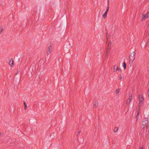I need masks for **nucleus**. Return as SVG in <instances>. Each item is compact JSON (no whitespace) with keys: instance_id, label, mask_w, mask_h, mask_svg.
I'll use <instances>...</instances> for the list:
<instances>
[{"instance_id":"nucleus-1","label":"nucleus","mask_w":149,"mask_h":149,"mask_svg":"<svg viewBox=\"0 0 149 149\" xmlns=\"http://www.w3.org/2000/svg\"><path fill=\"white\" fill-rule=\"evenodd\" d=\"M107 47L106 49V55H108V54L110 51L111 49L112 48L113 45L111 40L108 41V42L107 43Z\"/></svg>"},{"instance_id":"nucleus-2","label":"nucleus","mask_w":149,"mask_h":149,"mask_svg":"<svg viewBox=\"0 0 149 149\" xmlns=\"http://www.w3.org/2000/svg\"><path fill=\"white\" fill-rule=\"evenodd\" d=\"M139 103L138 105L139 107L140 108L143 103L144 100V97L143 95L141 96V95H139Z\"/></svg>"},{"instance_id":"nucleus-3","label":"nucleus","mask_w":149,"mask_h":149,"mask_svg":"<svg viewBox=\"0 0 149 149\" xmlns=\"http://www.w3.org/2000/svg\"><path fill=\"white\" fill-rule=\"evenodd\" d=\"M148 125V118H144L143 119L142 125L147 127Z\"/></svg>"},{"instance_id":"nucleus-4","label":"nucleus","mask_w":149,"mask_h":149,"mask_svg":"<svg viewBox=\"0 0 149 149\" xmlns=\"http://www.w3.org/2000/svg\"><path fill=\"white\" fill-rule=\"evenodd\" d=\"M52 47L51 45H50L47 48V55H49V53L51 52L52 49Z\"/></svg>"},{"instance_id":"nucleus-5","label":"nucleus","mask_w":149,"mask_h":149,"mask_svg":"<svg viewBox=\"0 0 149 149\" xmlns=\"http://www.w3.org/2000/svg\"><path fill=\"white\" fill-rule=\"evenodd\" d=\"M132 99V95L131 94H130L129 95V98L127 99V104H129L130 102Z\"/></svg>"},{"instance_id":"nucleus-6","label":"nucleus","mask_w":149,"mask_h":149,"mask_svg":"<svg viewBox=\"0 0 149 149\" xmlns=\"http://www.w3.org/2000/svg\"><path fill=\"white\" fill-rule=\"evenodd\" d=\"M9 65L11 66H14V62L12 59L10 58H9V61H8Z\"/></svg>"},{"instance_id":"nucleus-7","label":"nucleus","mask_w":149,"mask_h":149,"mask_svg":"<svg viewBox=\"0 0 149 149\" xmlns=\"http://www.w3.org/2000/svg\"><path fill=\"white\" fill-rule=\"evenodd\" d=\"M148 16V12H147L145 14H143L142 15V19H145L147 18Z\"/></svg>"},{"instance_id":"nucleus-8","label":"nucleus","mask_w":149,"mask_h":149,"mask_svg":"<svg viewBox=\"0 0 149 149\" xmlns=\"http://www.w3.org/2000/svg\"><path fill=\"white\" fill-rule=\"evenodd\" d=\"M135 56H130L129 58L130 59V63H132L133 61L135 59Z\"/></svg>"},{"instance_id":"nucleus-9","label":"nucleus","mask_w":149,"mask_h":149,"mask_svg":"<svg viewBox=\"0 0 149 149\" xmlns=\"http://www.w3.org/2000/svg\"><path fill=\"white\" fill-rule=\"evenodd\" d=\"M119 69L118 66L117 65H114L113 67V72H115L117 70H119Z\"/></svg>"},{"instance_id":"nucleus-10","label":"nucleus","mask_w":149,"mask_h":149,"mask_svg":"<svg viewBox=\"0 0 149 149\" xmlns=\"http://www.w3.org/2000/svg\"><path fill=\"white\" fill-rule=\"evenodd\" d=\"M140 108H139V109L138 110V113L136 116V120H137L139 117V112H140Z\"/></svg>"},{"instance_id":"nucleus-11","label":"nucleus","mask_w":149,"mask_h":149,"mask_svg":"<svg viewBox=\"0 0 149 149\" xmlns=\"http://www.w3.org/2000/svg\"><path fill=\"white\" fill-rule=\"evenodd\" d=\"M98 102L97 101L95 102L93 104V107L96 108L98 106Z\"/></svg>"},{"instance_id":"nucleus-12","label":"nucleus","mask_w":149,"mask_h":149,"mask_svg":"<svg viewBox=\"0 0 149 149\" xmlns=\"http://www.w3.org/2000/svg\"><path fill=\"white\" fill-rule=\"evenodd\" d=\"M24 109L25 110H26V109L27 107V106L26 103L25 101L24 102Z\"/></svg>"},{"instance_id":"nucleus-13","label":"nucleus","mask_w":149,"mask_h":149,"mask_svg":"<svg viewBox=\"0 0 149 149\" xmlns=\"http://www.w3.org/2000/svg\"><path fill=\"white\" fill-rule=\"evenodd\" d=\"M118 127H115L114 130V132H118Z\"/></svg>"},{"instance_id":"nucleus-14","label":"nucleus","mask_w":149,"mask_h":149,"mask_svg":"<svg viewBox=\"0 0 149 149\" xmlns=\"http://www.w3.org/2000/svg\"><path fill=\"white\" fill-rule=\"evenodd\" d=\"M122 65L123 67L125 69L126 68V64L125 63V62H124L123 63Z\"/></svg>"},{"instance_id":"nucleus-15","label":"nucleus","mask_w":149,"mask_h":149,"mask_svg":"<svg viewBox=\"0 0 149 149\" xmlns=\"http://www.w3.org/2000/svg\"><path fill=\"white\" fill-rule=\"evenodd\" d=\"M120 92V89H117V90H116V94H117L118 95H119V93Z\"/></svg>"},{"instance_id":"nucleus-16","label":"nucleus","mask_w":149,"mask_h":149,"mask_svg":"<svg viewBox=\"0 0 149 149\" xmlns=\"http://www.w3.org/2000/svg\"><path fill=\"white\" fill-rule=\"evenodd\" d=\"M3 30V28L2 27H0V35L2 33Z\"/></svg>"},{"instance_id":"nucleus-17","label":"nucleus","mask_w":149,"mask_h":149,"mask_svg":"<svg viewBox=\"0 0 149 149\" xmlns=\"http://www.w3.org/2000/svg\"><path fill=\"white\" fill-rule=\"evenodd\" d=\"M135 55V53L134 52H133L132 53L130 56H134Z\"/></svg>"},{"instance_id":"nucleus-18","label":"nucleus","mask_w":149,"mask_h":149,"mask_svg":"<svg viewBox=\"0 0 149 149\" xmlns=\"http://www.w3.org/2000/svg\"><path fill=\"white\" fill-rule=\"evenodd\" d=\"M107 14L104 13L103 15V17L104 18H105L107 16Z\"/></svg>"},{"instance_id":"nucleus-19","label":"nucleus","mask_w":149,"mask_h":149,"mask_svg":"<svg viewBox=\"0 0 149 149\" xmlns=\"http://www.w3.org/2000/svg\"><path fill=\"white\" fill-rule=\"evenodd\" d=\"M109 4H108V6H107V9L106 10V11H108V10H109Z\"/></svg>"},{"instance_id":"nucleus-20","label":"nucleus","mask_w":149,"mask_h":149,"mask_svg":"<svg viewBox=\"0 0 149 149\" xmlns=\"http://www.w3.org/2000/svg\"><path fill=\"white\" fill-rule=\"evenodd\" d=\"M3 136V134L0 132V136Z\"/></svg>"},{"instance_id":"nucleus-21","label":"nucleus","mask_w":149,"mask_h":149,"mask_svg":"<svg viewBox=\"0 0 149 149\" xmlns=\"http://www.w3.org/2000/svg\"><path fill=\"white\" fill-rule=\"evenodd\" d=\"M81 132V131H78L77 132V134H78L79 135Z\"/></svg>"},{"instance_id":"nucleus-22","label":"nucleus","mask_w":149,"mask_h":149,"mask_svg":"<svg viewBox=\"0 0 149 149\" xmlns=\"http://www.w3.org/2000/svg\"><path fill=\"white\" fill-rule=\"evenodd\" d=\"M122 76L120 75V77H119V79H122Z\"/></svg>"},{"instance_id":"nucleus-23","label":"nucleus","mask_w":149,"mask_h":149,"mask_svg":"<svg viewBox=\"0 0 149 149\" xmlns=\"http://www.w3.org/2000/svg\"><path fill=\"white\" fill-rule=\"evenodd\" d=\"M148 94V95L149 96V89L148 90V91L147 92Z\"/></svg>"},{"instance_id":"nucleus-24","label":"nucleus","mask_w":149,"mask_h":149,"mask_svg":"<svg viewBox=\"0 0 149 149\" xmlns=\"http://www.w3.org/2000/svg\"><path fill=\"white\" fill-rule=\"evenodd\" d=\"M108 11H106L104 13H106V14H107V13Z\"/></svg>"},{"instance_id":"nucleus-25","label":"nucleus","mask_w":149,"mask_h":149,"mask_svg":"<svg viewBox=\"0 0 149 149\" xmlns=\"http://www.w3.org/2000/svg\"><path fill=\"white\" fill-rule=\"evenodd\" d=\"M108 4H109V0H108Z\"/></svg>"},{"instance_id":"nucleus-26","label":"nucleus","mask_w":149,"mask_h":149,"mask_svg":"<svg viewBox=\"0 0 149 149\" xmlns=\"http://www.w3.org/2000/svg\"><path fill=\"white\" fill-rule=\"evenodd\" d=\"M139 149H142V148L141 147Z\"/></svg>"}]
</instances>
